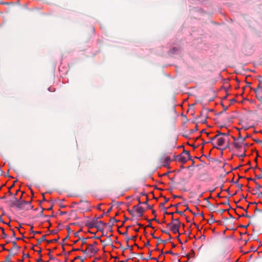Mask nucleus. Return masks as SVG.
<instances>
[{
    "mask_svg": "<svg viewBox=\"0 0 262 262\" xmlns=\"http://www.w3.org/2000/svg\"><path fill=\"white\" fill-rule=\"evenodd\" d=\"M97 242H93L92 244L87 245L85 250H83V252L90 256H94L98 251V248L97 247Z\"/></svg>",
    "mask_w": 262,
    "mask_h": 262,
    "instance_id": "1",
    "label": "nucleus"
},
{
    "mask_svg": "<svg viewBox=\"0 0 262 262\" xmlns=\"http://www.w3.org/2000/svg\"><path fill=\"white\" fill-rule=\"evenodd\" d=\"M13 204L16 207L20 208V209H25V205L30 206V203L28 201H20L18 199H16V200L14 202Z\"/></svg>",
    "mask_w": 262,
    "mask_h": 262,
    "instance_id": "2",
    "label": "nucleus"
},
{
    "mask_svg": "<svg viewBox=\"0 0 262 262\" xmlns=\"http://www.w3.org/2000/svg\"><path fill=\"white\" fill-rule=\"evenodd\" d=\"M212 140H216V144L220 146H223L225 142V138L220 136L219 135L215 136Z\"/></svg>",
    "mask_w": 262,
    "mask_h": 262,
    "instance_id": "3",
    "label": "nucleus"
},
{
    "mask_svg": "<svg viewBox=\"0 0 262 262\" xmlns=\"http://www.w3.org/2000/svg\"><path fill=\"white\" fill-rule=\"evenodd\" d=\"M179 224L180 223L178 220H176L174 223H172L170 228L173 233H176L179 232Z\"/></svg>",
    "mask_w": 262,
    "mask_h": 262,
    "instance_id": "4",
    "label": "nucleus"
},
{
    "mask_svg": "<svg viewBox=\"0 0 262 262\" xmlns=\"http://www.w3.org/2000/svg\"><path fill=\"white\" fill-rule=\"evenodd\" d=\"M180 48H177V47H173L169 51L168 54L169 55H172L173 54H174L175 53L180 52Z\"/></svg>",
    "mask_w": 262,
    "mask_h": 262,
    "instance_id": "5",
    "label": "nucleus"
},
{
    "mask_svg": "<svg viewBox=\"0 0 262 262\" xmlns=\"http://www.w3.org/2000/svg\"><path fill=\"white\" fill-rule=\"evenodd\" d=\"M242 142L240 140H237L234 142V146L236 148H241L242 147Z\"/></svg>",
    "mask_w": 262,
    "mask_h": 262,
    "instance_id": "6",
    "label": "nucleus"
},
{
    "mask_svg": "<svg viewBox=\"0 0 262 262\" xmlns=\"http://www.w3.org/2000/svg\"><path fill=\"white\" fill-rule=\"evenodd\" d=\"M185 154L186 155V156H187V157L186 158H185V159H182V161L183 162H186L187 161V160H188V159H189V158H190V157H190V155H189V152H188V151H186V152H185Z\"/></svg>",
    "mask_w": 262,
    "mask_h": 262,
    "instance_id": "7",
    "label": "nucleus"
},
{
    "mask_svg": "<svg viewBox=\"0 0 262 262\" xmlns=\"http://www.w3.org/2000/svg\"><path fill=\"white\" fill-rule=\"evenodd\" d=\"M164 161L166 163H168L169 161H170V158L168 157H166L164 158Z\"/></svg>",
    "mask_w": 262,
    "mask_h": 262,
    "instance_id": "8",
    "label": "nucleus"
},
{
    "mask_svg": "<svg viewBox=\"0 0 262 262\" xmlns=\"http://www.w3.org/2000/svg\"><path fill=\"white\" fill-rule=\"evenodd\" d=\"M49 91H50V92H54L55 91V89L54 88L50 87L49 88Z\"/></svg>",
    "mask_w": 262,
    "mask_h": 262,
    "instance_id": "9",
    "label": "nucleus"
},
{
    "mask_svg": "<svg viewBox=\"0 0 262 262\" xmlns=\"http://www.w3.org/2000/svg\"><path fill=\"white\" fill-rule=\"evenodd\" d=\"M1 229L3 231V237H5L6 236V234L4 233V229L2 228Z\"/></svg>",
    "mask_w": 262,
    "mask_h": 262,
    "instance_id": "10",
    "label": "nucleus"
},
{
    "mask_svg": "<svg viewBox=\"0 0 262 262\" xmlns=\"http://www.w3.org/2000/svg\"><path fill=\"white\" fill-rule=\"evenodd\" d=\"M19 191V189H18V190L16 191V194L17 193H18V192Z\"/></svg>",
    "mask_w": 262,
    "mask_h": 262,
    "instance_id": "11",
    "label": "nucleus"
},
{
    "mask_svg": "<svg viewBox=\"0 0 262 262\" xmlns=\"http://www.w3.org/2000/svg\"><path fill=\"white\" fill-rule=\"evenodd\" d=\"M40 260H41V259H38V260H37V261H38V262H39V261H40Z\"/></svg>",
    "mask_w": 262,
    "mask_h": 262,
    "instance_id": "12",
    "label": "nucleus"
}]
</instances>
